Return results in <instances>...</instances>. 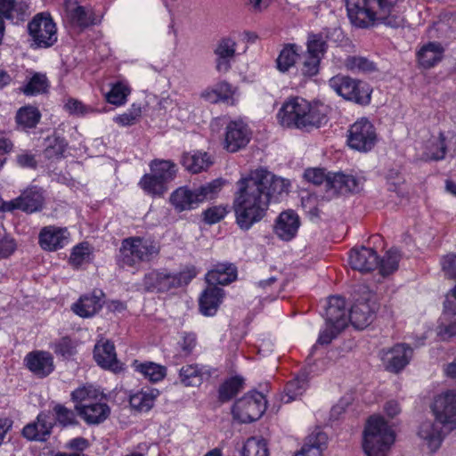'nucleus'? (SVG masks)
<instances>
[{"label":"nucleus","mask_w":456,"mask_h":456,"mask_svg":"<svg viewBox=\"0 0 456 456\" xmlns=\"http://www.w3.org/2000/svg\"><path fill=\"white\" fill-rule=\"evenodd\" d=\"M289 185L288 180L277 177L265 169H256L240 179L232 202L239 227L248 231L260 222L266 216L271 200L287 193Z\"/></svg>","instance_id":"nucleus-1"},{"label":"nucleus","mask_w":456,"mask_h":456,"mask_svg":"<svg viewBox=\"0 0 456 456\" xmlns=\"http://www.w3.org/2000/svg\"><path fill=\"white\" fill-rule=\"evenodd\" d=\"M401 0H346L350 22L367 28L379 21L392 28L403 26L404 18L400 9Z\"/></svg>","instance_id":"nucleus-2"},{"label":"nucleus","mask_w":456,"mask_h":456,"mask_svg":"<svg viewBox=\"0 0 456 456\" xmlns=\"http://www.w3.org/2000/svg\"><path fill=\"white\" fill-rule=\"evenodd\" d=\"M277 118L283 126L310 131L326 122L327 106L296 97L283 103Z\"/></svg>","instance_id":"nucleus-3"},{"label":"nucleus","mask_w":456,"mask_h":456,"mask_svg":"<svg viewBox=\"0 0 456 456\" xmlns=\"http://www.w3.org/2000/svg\"><path fill=\"white\" fill-rule=\"evenodd\" d=\"M395 440V431L383 417L369 418L363 431L362 442L367 456H387Z\"/></svg>","instance_id":"nucleus-4"},{"label":"nucleus","mask_w":456,"mask_h":456,"mask_svg":"<svg viewBox=\"0 0 456 456\" xmlns=\"http://www.w3.org/2000/svg\"><path fill=\"white\" fill-rule=\"evenodd\" d=\"M160 252L158 241L151 238L133 236L126 238L119 248V262L123 266L139 267L142 263H149Z\"/></svg>","instance_id":"nucleus-5"},{"label":"nucleus","mask_w":456,"mask_h":456,"mask_svg":"<svg viewBox=\"0 0 456 456\" xmlns=\"http://www.w3.org/2000/svg\"><path fill=\"white\" fill-rule=\"evenodd\" d=\"M196 275L193 266H187L177 273H169L166 269H155L144 275L142 286L147 291L167 292L187 285Z\"/></svg>","instance_id":"nucleus-6"},{"label":"nucleus","mask_w":456,"mask_h":456,"mask_svg":"<svg viewBox=\"0 0 456 456\" xmlns=\"http://www.w3.org/2000/svg\"><path fill=\"white\" fill-rule=\"evenodd\" d=\"M222 186L223 183L220 180H214L194 190L179 187L171 193L170 203L179 212L192 209L204 200L213 199Z\"/></svg>","instance_id":"nucleus-7"},{"label":"nucleus","mask_w":456,"mask_h":456,"mask_svg":"<svg viewBox=\"0 0 456 456\" xmlns=\"http://www.w3.org/2000/svg\"><path fill=\"white\" fill-rule=\"evenodd\" d=\"M330 86L341 97L360 105H367L370 102V86L349 76L338 74L329 80Z\"/></svg>","instance_id":"nucleus-8"},{"label":"nucleus","mask_w":456,"mask_h":456,"mask_svg":"<svg viewBox=\"0 0 456 456\" xmlns=\"http://www.w3.org/2000/svg\"><path fill=\"white\" fill-rule=\"evenodd\" d=\"M377 142V133L373 124L367 118H360L347 131V145L355 151L367 152Z\"/></svg>","instance_id":"nucleus-9"},{"label":"nucleus","mask_w":456,"mask_h":456,"mask_svg":"<svg viewBox=\"0 0 456 456\" xmlns=\"http://www.w3.org/2000/svg\"><path fill=\"white\" fill-rule=\"evenodd\" d=\"M29 36L37 47L47 48L57 41V28L49 14H37L28 25Z\"/></svg>","instance_id":"nucleus-10"},{"label":"nucleus","mask_w":456,"mask_h":456,"mask_svg":"<svg viewBox=\"0 0 456 456\" xmlns=\"http://www.w3.org/2000/svg\"><path fill=\"white\" fill-rule=\"evenodd\" d=\"M265 399L261 393L247 394L234 403L232 407L233 416L244 423L255 421L265 412Z\"/></svg>","instance_id":"nucleus-11"},{"label":"nucleus","mask_w":456,"mask_h":456,"mask_svg":"<svg viewBox=\"0 0 456 456\" xmlns=\"http://www.w3.org/2000/svg\"><path fill=\"white\" fill-rule=\"evenodd\" d=\"M432 411L436 420L444 428H456V388L438 395L434 401Z\"/></svg>","instance_id":"nucleus-12"},{"label":"nucleus","mask_w":456,"mask_h":456,"mask_svg":"<svg viewBox=\"0 0 456 456\" xmlns=\"http://www.w3.org/2000/svg\"><path fill=\"white\" fill-rule=\"evenodd\" d=\"M413 354L412 348L404 343H398L382 351L381 360L387 370L398 373L410 362Z\"/></svg>","instance_id":"nucleus-13"},{"label":"nucleus","mask_w":456,"mask_h":456,"mask_svg":"<svg viewBox=\"0 0 456 456\" xmlns=\"http://www.w3.org/2000/svg\"><path fill=\"white\" fill-rule=\"evenodd\" d=\"M377 308L375 300L370 295L357 299L350 309L348 322L355 329L362 330L372 322Z\"/></svg>","instance_id":"nucleus-14"},{"label":"nucleus","mask_w":456,"mask_h":456,"mask_svg":"<svg viewBox=\"0 0 456 456\" xmlns=\"http://www.w3.org/2000/svg\"><path fill=\"white\" fill-rule=\"evenodd\" d=\"M69 236L70 234L66 227L48 225L41 229L38 235V243L44 250L56 251L69 243Z\"/></svg>","instance_id":"nucleus-15"},{"label":"nucleus","mask_w":456,"mask_h":456,"mask_svg":"<svg viewBox=\"0 0 456 456\" xmlns=\"http://www.w3.org/2000/svg\"><path fill=\"white\" fill-rule=\"evenodd\" d=\"M363 180L351 175L336 173L327 179V192L331 195L357 193L362 190Z\"/></svg>","instance_id":"nucleus-16"},{"label":"nucleus","mask_w":456,"mask_h":456,"mask_svg":"<svg viewBox=\"0 0 456 456\" xmlns=\"http://www.w3.org/2000/svg\"><path fill=\"white\" fill-rule=\"evenodd\" d=\"M26 367L37 377L45 378L54 370L53 357L47 351L36 350L24 358Z\"/></svg>","instance_id":"nucleus-17"},{"label":"nucleus","mask_w":456,"mask_h":456,"mask_svg":"<svg viewBox=\"0 0 456 456\" xmlns=\"http://www.w3.org/2000/svg\"><path fill=\"white\" fill-rule=\"evenodd\" d=\"M236 46L237 44L232 37H223L216 44L215 63L219 73H226L231 69L236 56Z\"/></svg>","instance_id":"nucleus-18"},{"label":"nucleus","mask_w":456,"mask_h":456,"mask_svg":"<svg viewBox=\"0 0 456 456\" xmlns=\"http://www.w3.org/2000/svg\"><path fill=\"white\" fill-rule=\"evenodd\" d=\"M250 141V131L241 121H232L226 126L224 147L230 152L244 148Z\"/></svg>","instance_id":"nucleus-19"},{"label":"nucleus","mask_w":456,"mask_h":456,"mask_svg":"<svg viewBox=\"0 0 456 456\" xmlns=\"http://www.w3.org/2000/svg\"><path fill=\"white\" fill-rule=\"evenodd\" d=\"M104 294L102 290H94L72 305V311L80 317L89 318L96 314L102 307Z\"/></svg>","instance_id":"nucleus-20"},{"label":"nucleus","mask_w":456,"mask_h":456,"mask_svg":"<svg viewBox=\"0 0 456 456\" xmlns=\"http://www.w3.org/2000/svg\"><path fill=\"white\" fill-rule=\"evenodd\" d=\"M326 322L336 325L338 330H344L348 324V315L346 311V302L341 297H330L325 306Z\"/></svg>","instance_id":"nucleus-21"},{"label":"nucleus","mask_w":456,"mask_h":456,"mask_svg":"<svg viewBox=\"0 0 456 456\" xmlns=\"http://www.w3.org/2000/svg\"><path fill=\"white\" fill-rule=\"evenodd\" d=\"M349 264L354 270L368 273L378 268L379 256L372 248L362 247L361 249L351 250Z\"/></svg>","instance_id":"nucleus-22"},{"label":"nucleus","mask_w":456,"mask_h":456,"mask_svg":"<svg viewBox=\"0 0 456 456\" xmlns=\"http://www.w3.org/2000/svg\"><path fill=\"white\" fill-rule=\"evenodd\" d=\"M12 210L20 209L22 211L32 213L41 208L44 202L42 191L34 187L24 191L20 196L11 200Z\"/></svg>","instance_id":"nucleus-23"},{"label":"nucleus","mask_w":456,"mask_h":456,"mask_svg":"<svg viewBox=\"0 0 456 456\" xmlns=\"http://www.w3.org/2000/svg\"><path fill=\"white\" fill-rule=\"evenodd\" d=\"M299 224L298 216L295 212L284 211L276 221L274 232L279 238L290 240L297 234Z\"/></svg>","instance_id":"nucleus-24"},{"label":"nucleus","mask_w":456,"mask_h":456,"mask_svg":"<svg viewBox=\"0 0 456 456\" xmlns=\"http://www.w3.org/2000/svg\"><path fill=\"white\" fill-rule=\"evenodd\" d=\"M224 296V289L216 286H208L200 297V312L207 316L214 315Z\"/></svg>","instance_id":"nucleus-25"},{"label":"nucleus","mask_w":456,"mask_h":456,"mask_svg":"<svg viewBox=\"0 0 456 456\" xmlns=\"http://www.w3.org/2000/svg\"><path fill=\"white\" fill-rule=\"evenodd\" d=\"M444 53V49L440 43L429 42L418 51V62L424 69H430L442 61Z\"/></svg>","instance_id":"nucleus-26"},{"label":"nucleus","mask_w":456,"mask_h":456,"mask_svg":"<svg viewBox=\"0 0 456 456\" xmlns=\"http://www.w3.org/2000/svg\"><path fill=\"white\" fill-rule=\"evenodd\" d=\"M94 353L95 361L102 368L110 369L113 371L119 369L115 346L110 341L97 343Z\"/></svg>","instance_id":"nucleus-27"},{"label":"nucleus","mask_w":456,"mask_h":456,"mask_svg":"<svg viewBox=\"0 0 456 456\" xmlns=\"http://www.w3.org/2000/svg\"><path fill=\"white\" fill-rule=\"evenodd\" d=\"M71 399L75 403L77 412L96 401L102 400V394L92 385L82 386L71 393Z\"/></svg>","instance_id":"nucleus-28"},{"label":"nucleus","mask_w":456,"mask_h":456,"mask_svg":"<svg viewBox=\"0 0 456 456\" xmlns=\"http://www.w3.org/2000/svg\"><path fill=\"white\" fill-rule=\"evenodd\" d=\"M53 428L49 417L45 413L38 414L37 422L29 423L23 428L22 435L28 440H45Z\"/></svg>","instance_id":"nucleus-29"},{"label":"nucleus","mask_w":456,"mask_h":456,"mask_svg":"<svg viewBox=\"0 0 456 456\" xmlns=\"http://www.w3.org/2000/svg\"><path fill=\"white\" fill-rule=\"evenodd\" d=\"M28 14V3L27 0H0V15L2 20H23Z\"/></svg>","instance_id":"nucleus-30"},{"label":"nucleus","mask_w":456,"mask_h":456,"mask_svg":"<svg viewBox=\"0 0 456 456\" xmlns=\"http://www.w3.org/2000/svg\"><path fill=\"white\" fill-rule=\"evenodd\" d=\"M237 278V269L233 265L219 264L206 275V281L210 286L216 284L227 285Z\"/></svg>","instance_id":"nucleus-31"},{"label":"nucleus","mask_w":456,"mask_h":456,"mask_svg":"<svg viewBox=\"0 0 456 456\" xmlns=\"http://www.w3.org/2000/svg\"><path fill=\"white\" fill-rule=\"evenodd\" d=\"M212 163L211 157L207 152L184 153L182 157V165L194 174L207 170Z\"/></svg>","instance_id":"nucleus-32"},{"label":"nucleus","mask_w":456,"mask_h":456,"mask_svg":"<svg viewBox=\"0 0 456 456\" xmlns=\"http://www.w3.org/2000/svg\"><path fill=\"white\" fill-rule=\"evenodd\" d=\"M419 436L427 442L430 451H436L442 443L441 428L431 420L423 421L419 429Z\"/></svg>","instance_id":"nucleus-33"},{"label":"nucleus","mask_w":456,"mask_h":456,"mask_svg":"<svg viewBox=\"0 0 456 456\" xmlns=\"http://www.w3.org/2000/svg\"><path fill=\"white\" fill-rule=\"evenodd\" d=\"M327 436L322 432L311 434L301 450L294 456H322V451L326 446Z\"/></svg>","instance_id":"nucleus-34"},{"label":"nucleus","mask_w":456,"mask_h":456,"mask_svg":"<svg viewBox=\"0 0 456 456\" xmlns=\"http://www.w3.org/2000/svg\"><path fill=\"white\" fill-rule=\"evenodd\" d=\"M77 414L88 424H99L108 418L110 408L105 403L96 401Z\"/></svg>","instance_id":"nucleus-35"},{"label":"nucleus","mask_w":456,"mask_h":456,"mask_svg":"<svg viewBox=\"0 0 456 456\" xmlns=\"http://www.w3.org/2000/svg\"><path fill=\"white\" fill-rule=\"evenodd\" d=\"M206 371L199 364H186L179 370V379L185 387H199L204 379Z\"/></svg>","instance_id":"nucleus-36"},{"label":"nucleus","mask_w":456,"mask_h":456,"mask_svg":"<svg viewBox=\"0 0 456 456\" xmlns=\"http://www.w3.org/2000/svg\"><path fill=\"white\" fill-rule=\"evenodd\" d=\"M150 168L167 185L175 178L177 173V167L171 160L154 159L151 162Z\"/></svg>","instance_id":"nucleus-37"},{"label":"nucleus","mask_w":456,"mask_h":456,"mask_svg":"<svg viewBox=\"0 0 456 456\" xmlns=\"http://www.w3.org/2000/svg\"><path fill=\"white\" fill-rule=\"evenodd\" d=\"M69 18L72 24L80 28H87L101 21V17L96 15L92 8L86 9L84 6H77L72 10Z\"/></svg>","instance_id":"nucleus-38"},{"label":"nucleus","mask_w":456,"mask_h":456,"mask_svg":"<svg viewBox=\"0 0 456 456\" xmlns=\"http://www.w3.org/2000/svg\"><path fill=\"white\" fill-rule=\"evenodd\" d=\"M159 395V392L158 389H142L130 396V404L133 408L138 411H148L152 408L154 402Z\"/></svg>","instance_id":"nucleus-39"},{"label":"nucleus","mask_w":456,"mask_h":456,"mask_svg":"<svg viewBox=\"0 0 456 456\" xmlns=\"http://www.w3.org/2000/svg\"><path fill=\"white\" fill-rule=\"evenodd\" d=\"M139 186L146 193L154 197H162L168 190L167 185L152 172L145 174L141 178Z\"/></svg>","instance_id":"nucleus-40"},{"label":"nucleus","mask_w":456,"mask_h":456,"mask_svg":"<svg viewBox=\"0 0 456 456\" xmlns=\"http://www.w3.org/2000/svg\"><path fill=\"white\" fill-rule=\"evenodd\" d=\"M133 366L151 382L162 380L167 373L166 367L154 362L140 363L135 360Z\"/></svg>","instance_id":"nucleus-41"},{"label":"nucleus","mask_w":456,"mask_h":456,"mask_svg":"<svg viewBox=\"0 0 456 456\" xmlns=\"http://www.w3.org/2000/svg\"><path fill=\"white\" fill-rule=\"evenodd\" d=\"M41 114L37 108L26 106L20 108L16 114V122L22 128H34L39 122Z\"/></svg>","instance_id":"nucleus-42"},{"label":"nucleus","mask_w":456,"mask_h":456,"mask_svg":"<svg viewBox=\"0 0 456 456\" xmlns=\"http://www.w3.org/2000/svg\"><path fill=\"white\" fill-rule=\"evenodd\" d=\"M346 69L353 73H372L377 70L376 64L362 56H348L344 62Z\"/></svg>","instance_id":"nucleus-43"},{"label":"nucleus","mask_w":456,"mask_h":456,"mask_svg":"<svg viewBox=\"0 0 456 456\" xmlns=\"http://www.w3.org/2000/svg\"><path fill=\"white\" fill-rule=\"evenodd\" d=\"M243 387V379L239 377H232L221 384L218 389V398L221 402H228L232 399Z\"/></svg>","instance_id":"nucleus-44"},{"label":"nucleus","mask_w":456,"mask_h":456,"mask_svg":"<svg viewBox=\"0 0 456 456\" xmlns=\"http://www.w3.org/2000/svg\"><path fill=\"white\" fill-rule=\"evenodd\" d=\"M307 387L306 380L303 378H296L291 379L286 384L284 394L281 396V401L284 403H289L296 400L298 396L302 395Z\"/></svg>","instance_id":"nucleus-45"},{"label":"nucleus","mask_w":456,"mask_h":456,"mask_svg":"<svg viewBox=\"0 0 456 456\" xmlns=\"http://www.w3.org/2000/svg\"><path fill=\"white\" fill-rule=\"evenodd\" d=\"M93 254V248L88 242H81L75 246L69 256V263L75 268L89 263Z\"/></svg>","instance_id":"nucleus-46"},{"label":"nucleus","mask_w":456,"mask_h":456,"mask_svg":"<svg viewBox=\"0 0 456 456\" xmlns=\"http://www.w3.org/2000/svg\"><path fill=\"white\" fill-rule=\"evenodd\" d=\"M297 56V46L296 45H285L277 58V68L282 72L289 70L296 63Z\"/></svg>","instance_id":"nucleus-47"},{"label":"nucleus","mask_w":456,"mask_h":456,"mask_svg":"<svg viewBox=\"0 0 456 456\" xmlns=\"http://www.w3.org/2000/svg\"><path fill=\"white\" fill-rule=\"evenodd\" d=\"M233 92L227 82H220L212 89L206 90L202 96L208 102L215 103L219 101H225L232 97Z\"/></svg>","instance_id":"nucleus-48"},{"label":"nucleus","mask_w":456,"mask_h":456,"mask_svg":"<svg viewBox=\"0 0 456 456\" xmlns=\"http://www.w3.org/2000/svg\"><path fill=\"white\" fill-rule=\"evenodd\" d=\"M240 456H269L265 441L256 437L247 439L240 450Z\"/></svg>","instance_id":"nucleus-49"},{"label":"nucleus","mask_w":456,"mask_h":456,"mask_svg":"<svg viewBox=\"0 0 456 456\" xmlns=\"http://www.w3.org/2000/svg\"><path fill=\"white\" fill-rule=\"evenodd\" d=\"M401 256L396 248L388 250L382 259H379L378 268L383 276L394 273L398 268Z\"/></svg>","instance_id":"nucleus-50"},{"label":"nucleus","mask_w":456,"mask_h":456,"mask_svg":"<svg viewBox=\"0 0 456 456\" xmlns=\"http://www.w3.org/2000/svg\"><path fill=\"white\" fill-rule=\"evenodd\" d=\"M440 150L436 151V158H445L447 153H456V132H440Z\"/></svg>","instance_id":"nucleus-51"},{"label":"nucleus","mask_w":456,"mask_h":456,"mask_svg":"<svg viewBox=\"0 0 456 456\" xmlns=\"http://www.w3.org/2000/svg\"><path fill=\"white\" fill-rule=\"evenodd\" d=\"M130 89L127 85L123 82H118L113 85L111 90L106 94L108 102L114 105H122L126 102Z\"/></svg>","instance_id":"nucleus-52"},{"label":"nucleus","mask_w":456,"mask_h":456,"mask_svg":"<svg viewBox=\"0 0 456 456\" xmlns=\"http://www.w3.org/2000/svg\"><path fill=\"white\" fill-rule=\"evenodd\" d=\"M327 43L322 34H311L307 40L306 53L322 59L326 52Z\"/></svg>","instance_id":"nucleus-53"},{"label":"nucleus","mask_w":456,"mask_h":456,"mask_svg":"<svg viewBox=\"0 0 456 456\" xmlns=\"http://www.w3.org/2000/svg\"><path fill=\"white\" fill-rule=\"evenodd\" d=\"M47 79L45 75L36 74L34 75L28 85L24 88V93L27 95H33L45 92L47 88Z\"/></svg>","instance_id":"nucleus-54"},{"label":"nucleus","mask_w":456,"mask_h":456,"mask_svg":"<svg viewBox=\"0 0 456 456\" xmlns=\"http://www.w3.org/2000/svg\"><path fill=\"white\" fill-rule=\"evenodd\" d=\"M141 108L133 107L126 112L114 118V121L121 126H127L135 124L141 117Z\"/></svg>","instance_id":"nucleus-55"},{"label":"nucleus","mask_w":456,"mask_h":456,"mask_svg":"<svg viewBox=\"0 0 456 456\" xmlns=\"http://www.w3.org/2000/svg\"><path fill=\"white\" fill-rule=\"evenodd\" d=\"M76 345L69 337H63L53 345V351L63 357H69L75 352Z\"/></svg>","instance_id":"nucleus-56"},{"label":"nucleus","mask_w":456,"mask_h":456,"mask_svg":"<svg viewBox=\"0 0 456 456\" xmlns=\"http://www.w3.org/2000/svg\"><path fill=\"white\" fill-rule=\"evenodd\" d=\"M56 419L62 426L72 425L76 423V415L72 410L66 408L63 405L57 404L53 408Z\"/></svg>","instance_id":"nucleus-57"},{"label":"nucleus","mask_w":456,"mask_h":456,"mask_svg":"<svg viewBox=\"0 0 456 456\" xmlns=\"http://www.w3.org/2000/svg\"><path fill=\"white\" fill-rule=\"evenodd\" d=\"M320 59L318 56H313L306 53L302 63L301 72L307 77H313L319 71Z\"/></svg>","instance_id":"nucleus-58"},{"label":"nucleus","mask_w":456,"mask_h":456,"mask_svg":"<svg viewBox=\"0 0 456 456\" xmlns=\"http://www.w3.org/2000/svg\"><path fill=\"white\" fill-rule=\"evenodd\" d=\"M16 163L22 168L36 169L37 167V159L36 155L29 151H20L16 155Z\"/></svg>","instance_id":"nucleus-59"},{"label":"nucleus","mask_w":456,"mask_h":456,"mask_svg":"<svg viewBox=\"0 0 456 456\" xmlns=\"http://www.w3.org/2000/svg\"><path fill=\"white\" fill-rule=\"evenodd\" d=\"M330 175H326L323 169L321 168H309L305 171L304 177L308 182L319 185L325 182L327 187V179Z\"/></svg>","instance_id":"nucleus-60"},{"label":"nucleus","mask_w":456,"mask_h":456,"mask_svg":"<svg viewBox=\"0 0 456 456\" xmlns=\"http://www.w3.org/2000/svg\"><path fill=\"white\" fill-rule=\"evenodd\" d=\"M15 249V241L0 230V260L10 256Z\"/></svg>","instance_id":"nucleus-61"},{"label":"nucleus","mask_w":456,"mask_h":456,"mask_svg":"<svg viewBox=\"0 0 456 456\" xmlns=\"http://www.w3.org/2000/svg\"><path fill=\"white\" fill-rule=\"evenodd\" d=\"M65 107L71 114L79 116H84L94 111L93 108L85 105L82 102L76 99L68 100Z\"/></svg>","instance_id":"nucleus-62"},{"label":"nucleus","mask_w":456,"mask_h":456,"mask_svg":"<svg viewBox=\"0 0 456 456\" xmlns=\"http://www.w3.org/2000/svg\"><path fill=\"white\" fill-rule=\"evenodd\" d=\"M444 275L450 279H456V255H447L441 261Z\"/></svg>","instance_id":"nucleus-63"},{"label":"nucleus","mask_w":456,"mask_h":456,"mask_svg":"<svg viewBox=\"0 0 456 456\" xmlns=\"http://www.w3.org/2000/svg\"><path fill=\"white\" fill-rule=\"evenodd\" d=\"M226 215V209L223 207L209 208L204 212V220L208 224L219 222Z\"/></svg>","instance_id":"nucleus-64"}]
</instances>
